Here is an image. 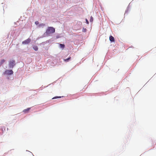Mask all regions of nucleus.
I'll list each match as a JSON object with an SVG mask.
<instances>
[{
	"instance_id": "9b49d317",
	"label": "nucleus",
	"mask_w": 156,
	"mask_h": 156,
	"mask_svg": "<svg viewBox=\"0 0 156 156\" xmlns=\"http://www.w3.org/2000/svg\"><path fill=\"white\" fill-rule=\"evenodd\" d=\"M93 21V18L92 16L90 17V22H92Z\"/></svg>"
},
{
	"instance_id": "6e6552de",
	"label": "nucleus",
	"mask_w": 156,
	"mask_h": 156,
	"mask_svg": "<svg viewBox=\"0 0 156 156\" xmlns=\"http://www.w3.org/2000/svg\"><path fill=\"white\" fill-rule=\"evenodd\" d=\"M5 62V60L4 59H2L0 62V65H1L2 64H3Z\"/></svg>"
},
{
	"instance_id": "9d476101",
	"label": "nucleus",
	"mask_w": 156,
	"mask_h": 156,
	"mask_svg": "<svg viewBox=\"0 0 156 156\" xmlns=\"http://www.w3.org/2000/svg\"><path fill=\"white\" fill-rule=\"evenodd\" d=\"M60 46L61 48H63L65 47V45L64 44H60Z\"/></svg>"
},
{
	"instance_id": "2eb2a0df",
	"label": "nucleus",
	"mask_w": 156,
	"mask_h": 156,
	"mask_svg": "<svg viewBox=\"0 0 156 156\" xmlns=\"http://www.w3.org/2000/svg\"><path fill=\"white\" fill-rule=\"evenodd\" d=\"M86 30V29H85L84 30V31H85H85Z\"/></svg>"
},
{
	"instance_id": "20e7f679",
	"label": "nucleus",
	"mask_w": 156,
	"mask_h": 156,
	"mask_svg": "<svg viewBox=\"0 0 156 156\" xmlns=\"http://www.w3.org/2000/svg\"><path fill=\"white\" fill-rule=\"evenodd\" d=\"M5 73L7 75H10L13 73V72L12 70H6Z\"/></svg>"
},
{
	"instance_id": "1a4fd4ad",
	"label": "nucleus",
	"mask_w": 156,
	"mask_h": 156,
	"mask_svg": "<svg viewBox=\"0 0 156 156\" xmlns=\"http://www.w3.org/2000/svg\"><path fill=\"white\" fill-rule=\"evenodd\" d=\"M70 58H71V57H69L68 58H67V59H64V61H65L66 62H68L69 60H70Z\"/></svg>"
},
{
	"instance_id": "dca6fc26",
	"label": "nucleus",
	"mask_w": 156,
	"mask_h": 156,
	"mask_svg": "<svg viewBox=\"0 0 156 156\" xmlns=\"http://www.w3.org/2000/svg\"><path fill=\"white\" fill-rule=\"evenodd\" d=\"M55 98H52V99H55Z\"/></svg>"
},
{
	"instance_id": "39448f33",
	"label": "nucleus",
	"mask_w": 156,
	"mask_h": 156,
	"mask_svg": "<svg viewBox=\"0 0 156 156\" xmlns=\"http://www.w3.org/2000/svg\"><path fill=\"white\" fill-rule=\"evenodd\" d=\"M109 40L110 41L112 42H114L115 41V39L114 37L112 36H110L109 37Z\"/></svg>"
},
{
	"instance_id": "7ed1b4c3",
	"label": "nucleus",
	"mask_w": 156,
	"mask_h": 156,
	"mask_svg": "<svg viewBox=\"0 0 156 156\" xmlns=\"http://www.w3.org/2000/svg\"><path fill=\"white\" fill-rule=\"evenodd\" d=\"M31 41L30 39L28 38L25 41H23L22 44H28Z\"/></svg>"
},
{
	"instance_id": "0eeeda50",
	"label": "nucleus",
	"mask_w": 156,
	"mask_h": 156,
	"mask_svg": "<svg viewBox=\"0 0 156 156\" xmlns=\"http://www.w3.org/2000/svg\"><path fill=\"white\" fill-rule=\"evenodd\" d=\"M33 48L36 51H37L38 50V48L37 46H34L33 47Z\"/></svg>"
},
{
	"instance_id": "ddd939ff",
	"label": "nucleus",
	"mask_w": 156,
	"mask_h": 156,
	"mask_svg": "<svg viewBox=\"0 0 156 156\" xmlns=\"http://www.w3.org/2000/svg\"><path fill=\"white\" fill-rule=\"evenodd\" d=\"M86 21L87 23V24H88L89 23V22H88V20H87V19H86Z\"/></svg>"
},
{
	"instance_id": "4468645a",
	"label": "nucleus",
	"mask_w": 156,
	"mask_h": 156,
	"mask_svg": "<svg viewBox=\"0 0 156 156\" xmlns=\"http://www.w3.org/2000/svg\"><path fill=\"white\" fill-rule=\"evenodd\" d=\"M42 25L44 26V24H42Z\"/></svg>"
},
{
	"instance_id": "f257e3e1",
	"label": "nucleus",
	"mask_w": 156,
	"mask_h": 156,
	"mask_svg": "<svg viewBox=\"0 0 156 156\" xmlns=\"http://www.w3.org/2000/svg\"><path fill=\"white\" fill-rule=\"evenodd\" d=\"M55 29L53 27H48L46 31V34L49 35L55 32Z\"/></svg>"
},
{
	"instance_id": "f8f14e48",
	"label": "nucleus",
	"mask_w": 156,
	"mask_h": 156,
	"mask_svg": "<svg viewBox=\"0 0 156 156\" xmlns=\"http://www.w3.org/2000/svg\"><path fill=\"white\" fill-rule=\"evenodd\" d=\"M64 96H55V97H54L53 98H62V97H63Z\"/></svg>"
},
{
	"instance_id": "423d86ee",
	"label": "nucleus",
	"mask_w": 156,
	"mask_h": 156,
	"mask_svg": "<svg viewBox=\"0 0 156 156\" xmlns=\"http://www.w3.org/2000/svg\"><path fill=\"white\" fill-rule=\"evenodd\" d=\"M30 109V108H28L26 109H25L23 111V112L24 113H27Z\"/></svg>"
},
{
	"instance_id": "f03ea898",
	"label": "nucleus",
	"mask_w": 156,
	"mask_h": 156,
	"mask_svg": "<svg viewBox=\"0 0 156 156\" xmlns=\"http://www.w3.org/2000/svg\"><path fill=\"white\" fill-rule=\"evenodd\" d=\"M15 62L14 60L10 61L9 62V66L10 68H13L15 65Z\"/></svg>"
}]
</instances>
